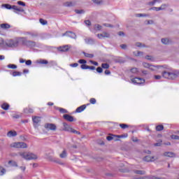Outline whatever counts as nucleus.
Returning <instances> with one entry per match:
<instances>
[{"label": "nucleus", "mask_w": 179, "mask_h": 179, "mask_svg": "<svg viewBox=\"0 0 179 179\" xmlns=\"http://www.w3.org/2000/svg\"><path fill=\"white\" fill-rule=\"evenodd\" d=\"M142 66L145 69H149L151 72H155V73H160L163 69H166L167 67L162 65H153L148 62H143Z\"/></svg>", "instance_id": "nucleus-1"}, {"label": "nucleus", "mask_w": 179, "mask_h": 179, "mask_svg": "<svg viewBox=\"0 0 179 179\" xmlns=\"http://www.w3.org/2000/svg\"><path fill=\"white\" fill-rule=\"evenodd\" d=\"M18 156L24 160H37L38 159V155L30 152L21 151L18 152Z\"/></svg>", "instance_id": "nucleus-2"}, {"label": "nucleus", "mask_w": 179, "mask_h": 179, "mask_svg": "<svg viewBox=\"0 0 179 179\" xmlns=\"http://www.w3.org/2000/svg\"><path fill=\"white\" fill-rule=\"evenodd\" d=\"M19 45V39H8L4 41V47H8L10 48H15Z\"/></svg>", "instance_id": "nucleus-3"}, {"label": "nucleus", "mask_w": 179, "mask_h": 179, "mask_svg": "<svg viewBox=\"0 0 179 179\" xmlns=\"http://www.w3.org/2000/svg\"><path fill=\"white\" fill-rule=\"evenodd\" d=\"M10 148L14 149H27V144L23 142H14L10 144Z\"/></svg>", "instance_id": "nucleus-4"}, {"label": "nucleus", "mask_w": 179, "mask_h": 179, "mask_svg": "<svg viewBox=\"0 0 179 179\" xmlns=\"http://www.w3.org/2000/svg\"><path fill=\"white\" fill-rule=\"evenodd\" d=\"M162 78H164L165 79H176V78H177V74L164 71L162 72Z\"/></svg>", "instance_id": "nucleus-5"}, {"label": "nucleus", "mask_w": 179, "mask_h": 179, "mask_svg": "<svg viewBox=\"0 0 179 179\" xmlns=\"http://www.w3.org/2000/svg\"><path fill=\"white\" fill-rule=\"evenodd\" d=\"M157 157L153 156V155H147L143 157V162H147L148 163H150L152 162H156L157 160Z\"/></svg>", "instance_id": "nucleus-6"}, {"label": "nucleus", "mask_w": 179, "mask_h": 179, "mask_svg": "<svg viewBox=\"0 0 179 179\" xmlns=\"http://www.w3.org/2000/svg\"><path fill=\"white\" fill-rule=\"evenodd\" d=\"M63 131H66L67 132H72L73 134H78V131L73 129L69 125H68L66 123H63Z\"/></svg>", "instance_id": "nucleus-7"}, {"label": "nucleus", "mask_w": 179, "mask_h": 179, "mask_svg": "<svg viewBox=\"0 0 179 179\" xmlns=\"http://www.w3.org/2000/svg\"><path fill=\"white\" fill-rule=\"evenodd\" d=\"M169 8V5L162 4L160 7H152L150 10H155V12H159L160 10H166Z\"/></svg>", "instance_id": "nucleus-8"}, {"label": "nucleus", "mask_w": 179, "mask_h": 179, "mask_svg": "<svg viewBox=\"0 0 179 179\" xmlns=\"http://www.w3.org/2000/svg\"><path fill=\"white\" fill-rule=\"evenodd\" d=\"M97 37L99 38V40H104V38H110L111 35H110V33L108 32L103 31L101 34H98Z\"/></svg>", "instance_id": "nucleus-9"}, {"label": "nucleus", "mask_w": 179, "mask_h": 179, "mask_svg": "<svg viewBox=\"0 0 179 179\" xmlns=\"http://www.w3.org/2000/svg\"><path fill=\"white\" fill-rule=\"evenodd\" d=\"M132 83L134 85H143L145 83V80L139 78H135L131 79Z\"/></svg>", "instance_id": "nucleus-10"}, {"label": "nucleus", "mask_w": 179, "mask_h": 179, "mask_svg": "<svg viewBox=\"0 0 179 179\" xmlns=\"http://www.w3.org/2000/svg\"><path fill=\"white\" fill-rule=\"evenodd\" d=\"M71 48H72V46H71L69 45H64V46L57 48V50L59 51H61L62 52H66V51H69V50H71Z\"/></svg>", "instance_id": "nucleus-11"}, {"label": "nucleus", "mask_w": 179, "mask_h": 179, "mask_svg": "<svg viewBox=\"0 0 179 179\" xmlns=\"http://www.w3.org/2000/svg\"><path fill=\"white\" fill-rule=\"evenodd\" d=\"M45 128L47 131H57V126L54 124H46Z\"/></svg>", "instance_id": "nucleus-12"}, {"label": "nucleus", "mask_w": 179, "mask_h": 179, "mask_svg": "<svg viewBox=\"0 0 179 179\" xmlns=\"http://www.w3.org/2000/svg\"><path fill=\"white\" fill-rule=\"evenodd\" d=\"M63 36H66V37H69L70 38H73L74 40H76V34L72 32V31H66L65 34H63Z\"/></svg>", "instance_id": "nucleus-13"}, {"label": "nucleus", "mask_w": 179, "mask_h": 179, "mask_svg": "<svg viewBox=\"0 0 179 179\" xmlns=\"http://www.w3.org/2000/svg\"><path fill=\"white\" fill-rule=\"evenodd\" d=\"M68 157V152L66 150H63L62 152L59 154L60 159H66Z\"/></svg>", "instance_id": "nucleus-14"}, {"label": "nucleus", "mask_w": 179, "mask_h": 179, "mask_svg": "<svg viewBox=\"0 0 179 179\" xmlns=\"http://www.w3.org/2000/svg\"><path fill=\"white\" fill-rule=\"evenodd\" d=\"M164 156L165 157H176V154L172 152H165Z\"/></svg>", "instance_id": "nucleus-15"}, {"label": "nucleus", "mask_w": 179, "mask_h": 179, "mask_svg": "<svg viewBox=\"0 0 179 179\" xmlns=\"http://www.w3.org/2000/svg\"><path fill=\"white\" fill-rule=\"evenodd\" d=\"M16 135H17V133H16L15 131H10L7 134L8 138H13V136H16Z\"/></svg>", "instance_id": "nucleus-16"}, {"label": "nucleus", "mask_w": 179, "mask_h": 179, "mask_svg": "<svg viewBox=\"0 0 179 179\" xmlns=\"http://www.w3.org/2000/svg\"><path fill=\"white\" fill-rule=\"evenodd\" d=\"M64 120H66L67 121H69L70 122H73V117L69 115H64Z\"/></svg>", "instance_id": "nucleus-17"}, {"label": "nucleus", "mask_w": 179, "mask_h": 179, "mask_svg": "<svg viewBox=\"0 0 179 179\" xmlns=\"http://www.w3.org/2000/svg\"><path fill=\"white\" fill-rule=\"evenodd\" d=\"M85 109L86 105H83L76 109V113H82V111H85Z\"/></svg>", "instance_id": "nucleus-18"}, {"label": "nucleus", "mask_w": 179, "mask_h": 179, "mask_svg": "<svg viewBox=\"0 0 179 179\" xmlns=\"http://www.w3.org/2000/svg\"><path fill=\"white\" fill-rule=\"evenodd\" d=\"M162 44H164L165 45H169V44H170V43H171V41L167 38H164L161 40Z\"/></svg>", "instance_id": "nucleus-19"}, {"label": "nucleus", "mask_w": 179, "mask_h": 179, "mask_svg": "<svg viewBox=\"0 0 179 179\" xmlns=\"http://www.w3.org/2000/svg\"><path fill=\"white\" fill-rule=\"evenodd\" d=\"M33 120V122L35 124H38V122H40V121H41V117H34L32 118Z\"/></svg>", "instance_id": "nucleus-20"}, {"label": "nucleus", "mask_w": 179, "mask_h": 179, "mask_svg": "<svg viewBox=\"0 0 179 179\" xmlns=\"http://www.w3.org/2000/svg\"><path fill=\"white\" fill-rule=\"evenodd\" d=\"M0 27L1 29L5 30L6 29H10V25H9L8 24H0Z\"/></svg>", "instance_id": "nucleus-21"}, {"label": "nucleus", "mask_w": 179, "mask_h": 179, "mask_svg": "<svg viewBox=\"0 0 179 179\" xmlns=\"http://www.w3.org/2000/svg\"><path fill=\"white\" fill-rule=\"evenodd\" d=\"M92 1L96 5H103V3H104L103 0H92Z\"/></svg>", "instance_id": "nucleus-22"}, {"label": "nucleus", "mask_w": 179, "mask_h": 179, "mask_svg": "<svg viewBox=\"0 0 179 179\" xmlns=\"http://www.w3.org/2000/svg\"><path fill=\"white\" fill-rule=\"evenodd\" d=\"M162 1L160 0H154L152 1H150L148 4L151 6H153V5H156V3H160Z\"/></svg>", "instance_id": "nucleus-23"}, {"label": "nucleus", "mask_w": 179, "mask_h": 179, "mask_svg": "<svg viewBox=\"0 0 179 179\" xmlns=\"http://www.w3.org/2000/svg\"><path fill=\"white\" fill-rule=\"evenodd\" d=\"M73 6V3L72 1H67L64 3V6H66V8H71V6Z\"/></svg>", "instance_id": "nucleus-24"}, {"label": "nucleus", "mask_w": 179, "mask_h": 179, "mask_svg": "<svg viewBox=\"0 0 179 179\" xmlns=\"http://www.w3.org/2000/svg\"><path fill=\"white\" fill-rule=\"evenodd\" d=\"M6 173V169L3 166H0V176H3Z\"/></svg>", "instance_id": "nucleus-25"}, {"label": "nucleus", "mask_w": 179, "mask_h": 179, "mask_svg": "<svg viewBox=\"0 0 179 179\" xmlns=\"http://www.w3.org/2000/svg\"><path fill=\"white\" fill-rule=\"evenodd\" d=\"M134 55H135V57H142L143 52L139 51L134 52Z\"/></svg>", "instance_id": "nucleus-26"}, {"label": "nucleus", "mask_w": 179, "mask_h": 179, "mask_svg": "<svg viewBox=\"0 0 179 179\" xmlns=\"http://www.w3.org/2000/svg\"><path fill=\"white\" fill-rule=\"evenodd\" d=\"M1 108H3V110H9V104L8 103H3L1 105Z\"/></svg>", "instance_id": "nucleus-27"}, {"label": "nucleus", "mask_w": 179, "mask_h": 179, "mask_svg": "<svg viewBox=\"0 0 179 179\" xmlns=\"http://www.w3.org/2000/svg\"><path fill=\"white\" fill-rule=\"evenodd\" d=\"M8 164H10V166H13V167H17V163L15 161H9Z\"/></svg>", "instance_id": "nucleus-28"}, {"label": "nucleus", "mask_w": 179, "mask_h": 179, "mask_svg": "<svg viewBox=\"0 0 179 179\" xmlns=\"http://www.w3.org/2000/svg\"><path fill=\"white\" fill-rule=\"evenodd\" d=\"M11 9H13L14 10H17V12H24V10H20L17 6H13L11 7Z\"/></svg>", "instance_id": "nucleus-29"}, {"label": "nucleus", "mask_w": 179, "mask_h": 179, "mask_svg": "<svg viewBox=\"0 0 179 179\" xmlns=\"http://www.w3.org/2000/svg\"><path fill=\"white\" fill-rule=\"evenodd\" d=\"M85 57H86L87 58H93L94 57V55L93 54H89V53H86V52H83Z\"/></svg>", "instance_id": "nucleus-30"}, {"label": "nucleus", "mask_w": 179, "mask_h": 179, "mask_svg": "<svg viewBox=\"0 0 179 179\" xmlns=\"http://www.w3.org/2000/svg\"><path fill=\"white\" fill-rule=\"evenodd\" d=\"M7 68H8L9 69H16V68H17V66L15 64H8L7 66Z\"/></svg>", "instance_id": "nucleus-31"}, {"label": "nucleus", "mask_w": 179, "mask_h": 179, "mask_svg": "<svg viewBox=\"0 0 179 179\" xmlns=\"http://www.w3.org/2000/svg\"><path fill=\"white\" fill-rule=\"evenodd\" d=\"M2 8H6V9H12V6H10V4H3Z\"/></svg>", "instance_id": "nucleus-32"}, {"label": "nucleus", "mask_w": 179, "mask_h": 179, "mask_svg": "<svg viewBox=\"0 0 179 179\" xmlns=\"http://www.w3.org/2000/svg\"><path fill=\"white\" fill-rule=\"evenodd\" d=\"M136 17H149V15H148V14H137Z\"/></svg>", "instance_id": "nucleus-33"}, {"label": "nucleus", "mask_w": 179, "mask_h": 179, "mask_svg": "<svg viewBox=\"0 0 179 179\" xmlns=\"http://www.w3.org/2000/svg\"><path fill=\"white\" fill-rule=\"evenodd\" d=\"M101 66L103 69H108V68H110V65H108L107 63L102 64Z\"/></svg>", "instance_id": "nucleus-34"}, {"label": "nucleus", "mask_w": 179, "mask_h": 179, "mask_svg": "<svg viewBox=\"0 0 179 179\" xmlns=\"http://www.w3.org/2000/svg\"><path fill=\"white\" fill-rule=\"evenodd\" d=\"M164 129V127H163V125H158L156 127L157 131H163Z\"/></svg>", "instance_id": "nucleus-35"}, {"label": "nucleus", "mask_w": 179, "mask_h": 179, "mask_svg": "<svg viewBox=\"0 0 179 179\" xmlns=\"http://www.w3.org/2000/svg\"><path fill=\"white\" fill-rule=\"evenodd\" d=\"M22 73L19 72V71H14L13 73V76H21Z\"/></svg>", "instance_id": "nucleus-36"}, {"label": "nucleus", "mask_w": 179, "mask_h": 179, "mask_svg": "<svg viewBox=\"0 0 179 179\" xmlns=\"http://www.w3.org/2000/svg\"><path fill=\"white\" fill-rule=\"evenodd\" d=\"M153 23H155V22L152 20L145 21V24H153Z\"/></svg>", "instance_id": "nucleus-37"}, {"label": "nucleus", "mask_w": 179, "mask_h": 179, "mask_svg": "<svg viewBox=\"0 0 179 179\" xmlns=\"http://www.w3.org/2000/svg\"><path fill=\"white\" fill-rule=\"evenodd\" d=\"M38 64H45L47 65V64H48V62L47 60H40L37 62Z\"/></svg>", "instance_id": "nucleus-38"}, {"label": "nucleus", "mask_w": 179, "mask_h": 179, "mask_svg": "<svg viewBox=\"0 0 179 179\" xmlns=\"http://www.w3.org/2000/svg\"><path fill=\"white\" fill-rule=\"evenodd\" d=\"M39 22H40L41 24H43V26H45V24H47V20L40 19Z\"/></svg>", "instance_id": "nucleus-39"}, {"label": "nucleus", "mask_w": 179, "mask_h": 179, "mask_svg": "<svg viewBox=\"0 0 179 179\" xmlns=\"http://www.w3.org/2000/svg\"><path fill=\"white\" fill-rule=\"evenodd\" d=\"M117 136H120V135H113V140L115 141V142H118V141H120V137Z\"/></svg>", "instance_id": "nucleus-40"}, {"label": "nucleus", "mask_w": 179, "mask_h": 179, "mask_svg": "<svg viewBox=\"0 0 179 179\" xmlns=\"http://www.w3.org/2000/svg\"><path fill=\"white\" fill-rule=\"evenodd\" d=\"M0 47H5V41L3 38H0Z\"/></svg>", "instance_id": "nucleus-41"}, {"label": "nucleus", "mask_w": 179, "mask_h": 179, "mask_svg": "<svg viewBox=\"0 0 179 179\" xmlns=\"http://www.w3.org/2000/svg\"><path fill=\"white\" fill-rule=\"evenodd\" d=\"M154 79L155 80H160V79H162V76H159V75H155V76H154Z\"/></svg>", "instance_id": "nucleus-42"}, {"label": "nucleus", "mask_w": 179, "mask_h": 179, "mask_svg": "<svg viewBox=\"0 0 179 179\" xmlns=\"http://www.w3.org/2000/svg\"><path fill=\"white\" fill-rule=\"evenodd\" d=\"M138 71L139 70H138L136 68H133L131 69V72H132V73H138Z\"/></svg>", "instance_id": "nucleus-43"}, {"label": "nucleus", "mask_w": 179, "mask_h": 179, "mask_svg": "<svg viewBox=\"0 0 179 179\" xmlns=\"http://www.w3.org/2000/svg\"><path fill=\"white\" fill-rule=\"evenodd\" d=\"M171 139H174V140H176V141H178V140H179V136H177V135H172V136H171Z\"/></svg>", "instance_id": "nucleus-44"}, {"label": "nucleus", "mask_w": 179, "mask_h": 179, "mask_svg": "<svg viewBox=\"0 0 179 179\" xmlns=\"http://www.w3.org/2000/svg\"><path fill=\"white\" fill-rule=\"evenodd\" d=\"M120 128H122V129H125L126 128H128V125L125 124H120Z\"/></svg>", "instance_id": "nucleus-45"}, {"label": "nucleus", "mask_w": 179, "mask_h": 179, "mask_svg": "<svg viewBox=\"0 0 179 179\" xmlns=\"http://www.w3.org/2000/svg\"><path fill=\"white\" fill-rule=\"evenodd\" d=\"M145 59H148V61H154V60H155V59H153V57L149 56V55H148V56L145 57Z\"/></svg>", "instance_id": "nucleus-46"}, {"label": "nucleus", "mask_w": 179, "mask_h": 179, "mask_svg": "<svg viewBox=\"0 0 179 179\" xmlns=\"http://www.w3.org/2000/svg\"><path fill=\"white\" fill-rule=\"evenodd\" d=\"M113 135H114V134H111V136H107V137H106L107 141H113V139H114Z\"/></svg>", "instance_id": "nucleus-47"}, {"label": "nucleus", "mask_w": 179, "mask_h": 179, "mask_svg": "<svg viewBox=\"0 0 179 179\" xmlns=\"http://www.w3.org/2000/svg\"><path fill=\"white\" fill-rule=\"evenodd\" d=\"M90 64H92V65H94L95 66H99V63H97V62L90 60Z\"/></svg>", "instance_id": "nucleus-48"}, {"label": "nucleus", "mask_w": 179, "mask_h": 179, "mask_svg": "<svg viewBox=\"0 0 179 179\" xmlns=\"http://www.w3.org/2000/svg\"><path fill=\"white\" fill-rule=\"evenodd\" d=\"M81 69H89V66H87L86 64H82Z\"/></svg>", "instance_id": "nucleus-49"}, {"label": "nucleus", "mask_w": 179, "mask_h": 179, "mask_svg": "<svg viewBox=\"0 0 179 179\" xmlns=\"http://www.w3.org/2000/svg\"><path fill=\"white\" fill-rule=\"evenodd\" d=\"M162 141L159 140L157 143L155 144V146H162Z\"/></svg>", "instance_id": "nucleus-50"}, {"label": "nucleus", "mask_w": 179, "mask_h": 179, "mask_svg": "<svg viewBox=\"0 0 179 179\" xmlns=\"http://www.w3.org/2000/svg\"><path fill=\"white\" fill-rule=\"evenodd\" d=\"M116 138H128V134L119 135V136H116Z\"/></svg>", "instance_id": "nucleus-51"}, {"label": "nucleus", "mask_w": 179, "mask_h": 179, "mask_svg": "<svg viewBox=\"0 0 179 179\" xmlns=\"http://www.w3.org/2000/svg\"><path fill=\"white\" fill-rule=\"evenodd\" d=\"M90 102L91 103V104H96V99L92 98L90 100Z\"/></svg>", "instance_id": "nucleus-52"}, {"label": "nucleus", "mask_w": 179, "mask_h": 179, "mask_svg": "<svg viewBox=\"0 0 179 179\" xmlns=\"http://www.w3.org/2000/svg\"><path fill=\"white\" fill-rule=\"evenodd\" d=\"M96 72H98V73H101L103 72V69H101V67H98L96 69Z\"/></svg>", "instance_id": "nucleus-53"}, {"label": "nucleus", "mask_w": 179, "mask_h": 179, "mask_svg": "<svg viewBox=\"0 0 179 179\" xmlns=\"http://www.w3.org/2000/svg\"><path fill=\"white\" fill-rule=\"evenodd\" d=\"M46 156V159H48V160H50V162H52V157L51 156H48V155H45Z\"/></svg>", "instance_id": "nucleus-54"}, {"label": "nucleus", "mask_w": 179, "mask_h": 179, "mask_svg": "<svg viewBox=\"0 0 179 179\" xmlns=\"http://www.w3.org/2000/svg\"><path fill=\"white\" fill-rule=\"evenodd\" d=\"M102 27L101 25H96L95 26V29L96 30H101Z\"/></svg>", "instance_id": "nucleus-55"}, {"label": "nucleus", "mask_w": 179, "mask_h": 179, "mask_svg": "<svg viewBox=\"0 0 179 179\" xmlns=\"http://www.w3.org/2000/svg\"><path fill=\"white\" fill-rule=\"evenodd\" d=\"M78 62L79 64H86L87 62L85 59H80Z\"/></svg>", "instance_id": "nucleus-56"}, {"label": "nucleus", "mask_w": 179, "mask_h": 179, "mask_svg": "<svg viewBox=\"0 0 179 179\" xmlns=\"http://www.w3.org/2000/svg\"><path fill=\"white\" fill-rule=\"evenodd\" d=\"M76 13L80 14L84 13L83 10H76Z\"/></svg>", "instance_id": "nucleus-57"}, {"label": "nucleus", "mask_w": 179, "mask_h": 179, "mask_svg": "<svg viewBox=\"0 0 179 179\" xmlns=\"http://www.w3.org/2000/svg\"><path fill=\"white\" fill-rule=\"evenodd\" d=\"M136 174H145V172L142 171H136Z\"/></svg>", "instance_id": "nucleus-58"}, {"label": "nucleus", "mask_w": 179, "mask_h": 179, "mask_svg": "<svg viewBox=\"0 0 179 179\" xmlns=\"http://www.w3.org/2000/svg\"><path fill=\"white\" fill-rule=\"evenodd\" d=\"M18 5H21V6H26V4L22 1H17Z\"/></svg>", "instance_id": "nucleus-59"}, {"label": "nucleus", "mask_w": 179, "mask_h": 179, "mask_svg": "<svg viewBox=\"0 0 179 179\" xmlns=\"http://www.w3.org/2000/svg\"><path fill=\"white\" fill-rule=\"evenodd\" d=\"M78 65V63H74L73 64H71L70 66H71L72 68H76Z\"/></svg>", "instance_id": "nucleus-60"}, {"label": "nucleus", "mask_w": 179, "mask_h": 179, "mask_svg": "<svg viewBox=\"0 0 179 179\" xmlns=\"http://www.w3.org/2000/svg\"><path fill=\"white\" fill-rule=\"evenodd\" d=\"M103 26H105V27H113V25L110 24H103Z\"/></svg>", "instance_id": "nucleus-61"}, {"label": "nucleus", "mask_w": 179, "mask_h": 179, "mask_svg": "<svg viewBox=\"0 0 179 179\" xmlns=\"http://www.w3.org/2000/svg\"><path fill=\"white\" fill-rule=\"evenodd\" d=\"M85 24H86L87 26H90V24H91L90 21H89V20H86V21L85 22Z\"/></svg>", "instance_id": "nucleus-62"}, {"label": "nucleus", "mask_w": 179, "mask_h": 179, "mask_svg": "<svg viewBox=\"0 0 179 179\" xmlns=\"http://www.w3.org/2000/svg\"><path fill=\"white\" fill-rule=\"evenodd\" d=\"M25 64L26 65H31V60H27Z\"/></svg>", "instance_id": "nucleus-63"}, {"label": "nucleus", "mask_w": 179, "mask_h": 179, "mask_svg": "<svg viewBox=\"0 0 179 179\" xmlns=\"http://www.w3.org/2000/svg\"><path fill=\"white\" fill-rule=\"evenodd\" d=\"M142 73H143V75H148V73H149L148 72V71L143 70V71H142Z\"/></svg>", "instance_id": "nucleus-64"}]
</instances>
